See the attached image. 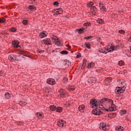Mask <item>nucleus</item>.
I'll return each mask as SVG.
<instances>
[{
    "label": "nucleus",
    "instance_id": "f257e3e1",
    "mask_svg": "<svg viewBox=\"0 0 131 131\" xmlns=\"http://www.w3.org/2000/svg\"><path fill=\"white\" fill-rule=\"evenodd\" d=\"M99 108L101 110H105V111H115L117 110V106L113 103L112 99H108L107 98H103L98 102Z\"/></svg>",
    "mask_w": 131,
    "mask_h": 131
},
{
    "label": "nucleus",
    "instance_id": "f03ea898",
    "mask_svg": "<svg viewBox=\"0 0 131 131\" xmlns=\"http://www.w3.org/2000/svg\"><path fill=\"white\" fill-rule=\"evenodd\" d=\"M24 57L19 55H14L13 54L9 55L8 56V59L9 61H11V62H16L17 61V62H19L20 61H22V59H23Z\"/></svg>",
    "mask_w": 131,
    "mask_h": 131
},
{
    "label": "nucleus",
    "instance_id": "7ed1b4c3",
    "mask_svg": "<svg viewBox=\"0 0 131 131\" xmlns=\"http://www.w3.org/2000/svg\"><path fill=\"white\" fill-rule=\"evenodd\" d=\"M90 104L92 105L93 106L96 107V108L94 109V110H96V112H99V111L100 109L97 108L98 107V100L95 98H93L92 99V100L90 101Z\"/></svg>",
    "mask_w": 131,
    "mask_h": 131
},
{
    "label": "nucleus",
    "instance_id": "20e7f679",
    "mask_svg": "<svg viewBox=\"0 0 131 131\" xmlns=\"http://www.w3.org/2000/svg\"><path fill=\"white\" fill-rule=\"evenodd\" d=\"M52 39L53 41V42L55 44L57 45V46H60L61 45V40L57 37L56 36H53L52 37Z\"/></svg>",
    "mask_w": 131,
    "mask_h": 131
},
{
    "label": "nucleus",
    "instance_id": "39448f33",
    "mask_svg": "<svg viewBox=\"0 0 131 131\" xmlns=\"http://www.w3.org/2000/svg\"><path fill=\"white\" fill-rule=\"evenodd\" d=\"M116 94L118 95H120V94H122V93H124V92H125V89L117 86L116 88Z\"/></svg>",
    "mask_w": 131,
    "mask_h": 131
},
{
    "label": "nucleus",
    "instance_id": "423d86ee",
    "mask_svg": "<svg viewBox=\"0 0 131 131\" xmlns=\"http://www.w3.org/2000/svg\"><path fill=\"white\" fill-rule=\"evenodd\" d=\"M42 43L46 45V46H48L50 45V46L52 45V42L51 41V39L49 38H45L42 40Z\"/></svg>",
    "mask_w": 131,
    "mask_h": 131
},
{
    "label": "nucleus",
    "instance_id": "0eeeda50",
    "mask_svg": "<svg viewBox=\"0 0 131 131\" xmlns=\"http://www.w3.org/2000/svg\"><path fill=\"white\" fill-rule=\"evenodd\" d=\"M60 98H64V96L66 95V92L63 89H61L58 91Z\"/></svg>",
    "mask_w": 131,
    "mask_h": 131
},
{
    "label": "nucleus",
    "instance_id": "6e6552de",
    "mask_svg": "<svg viewBox=\"0 0 131 131\" xmlns=\"http://www.w3.org/2000/svg\"><path fill=\"white\" fill-rule=\"evenodd\" d=\"M97 81V79L94 77H91L88 79V82L89 83V84H92V83H96Z\"/></svg>",
    "mask_w": 131,
    "mask_h": 131
},
{
    "label": "nucleus",
    "instance_id": "1a4fd4ad",
    "mask_svg": "<svg viewBox=\"0 0 131 131\" xmlns=\"http://www.w3.org/2000/svg\"><path fill=\"white\" fill-rule=\"evenodd\" d=\"M118 87L125 90V89H126V83H125V82H124V81H121L119 83Z\"/></svg>",
    "mask_w": 131,
    "mask_h": 131
},
{
    "label": "nucleus",
    "instance_id": "9d476101",
    "mask_svg": "<svg viewBox=\"0 0 131 131\" xmlns=\"http://www.w3.org/2000/svg\"><path fill=\"white\" fill-rule=\"evenodd\" d=\"M12 45L14 48H21V46H19V41L18 40H14L12 41Z\"/></svg>",
    "mask_w": 131,
    "mask_h": 131
},
{
    "label": "nucleus",
    "instance_id": "9b49d317",
    "mask_svg": "<svg viewBox=\"0 0 131 131\" xmlns=\"http://www.w3.org/2000/svg\"><path fill=\"white\" fill-rule=\"evenodd\" d=\"M106 126L107 125H106V123L104 122L100 124V127H102V129L103 130V131H107Z\"/></svg>",
    "mask_w": 131,
    "mask_h": 131
},
{
    "label": "nucleus",
    "instance_id": "f8f14e48",
    "mask_svg": "<svg viewBox=\"0 0 131 131\" xmlns=\"http://www.w3.org/2000/svg\"><path fill=\"white\" fill-rule=\"evenodd\" d=\"M63 64H64V66L68 67V66H69V65H71V62L70 61H69L68 59H66L63 61Z\"/></svg>",
    "mask_w": 131,
    "mask_h": 131
},
{
    "label": "nucleus",
    "instance_id": "ddd939ff",
    "mask_svg": "<svg viewBox=\"0 0 131 131\" xmlns=\"http://www.w3.org/2000/svg\"><path fill=\"white\" fill-rule=\"evenodd\" d=\"M47 83L51 84V85H53V84H55V80L53 79L47 80Z\"/></svg>",
    "mask_w": 131,
    "mask_h": 131
},
{
    "label": "nucleus",
    "instance_id": "4468645a",
    "mask_svg": "<svg viewBox=\"0 0 131 131\" xmlns=\"http://www.w3.org/2000/svg\"><path fill=\"white\" fill-rule=\"evenodd\" d=\"M52 13H53V15L56 16H58V15H60L59 11H58V9H54L52 10Z\"/></svg>",
    "mask_w": 131,
    "mask_h": 131
},
{
    "label": "nucleus",
    "instance_id": "2eb2a0df",
    "mask_svg": "<svg viewBox=\"0 0 131 131\" xmlns=\"http://www.w3.org/2000/svg\"><path fill=\"white\" fill-rule=\"evenodd\" d=\"M67 90L69 92H74L75 89L74 88V86H69L68 87Z\"/></svg>",
    "mask_w": 131,
    "mask_h": 131
},
{
    "label": "nucleus",
    "instance_id": "dca6fc26",
    "mask_svg": "<svg viewBox=\"0 0 131 131\" xmlns=\"http://www.w3.org/2000/svg\"><path fill=\"white\" fill-rule=\"evenodd\" d=\"M112 81V78H111V77L107 78L106 79H105V82L106 84L111 83Z\"/></svg>",
    "mask_w": 131,
    "mask_h": 131
},
{
    "label": "nucleus",
    "instance_id": "f3484780",
    "mask_svg": "<svg viewBox=\"0 0 131 131\" xmlns=\"http://www.w3.org/2000/svg\"><path fill=\"white\" fill-rule=\"evenodd\" d=\"M91 10L92 13H94V14H96L97 13V8L95 6L91 7Z\"/></svg>",
    "mask_w": 131,
    "mask_h": 131
},
{
    "label": "nucleus",
    "instance_id": "a211bd4d",
    "mask_svg": "<svg viewBox=\"0 0 131 131\" xmlns=\"http://www.w3.org/2000/svg\"><path fill=\"white\" fill-rule=\"evenodd\" d=\"M94 67H95V62L93 61L90 62V64H88V68H90V69H92Z\"/></svg>",
    "mask_w": 131,
    "mask_h": 131
},
{
    "label": "nucleus",
    "instance_id": "6ab92c4d",
    "mask_svg": "<svg viewBox=\"0 0 131 131\" xmlns=\"http://www.w3.org/2000/svg\"><path fill=\"white\" fill-rule=\"evenodd\" d=\"M35 115L37 116L38 118H43V114H41L39 113H37Z\"/></svg>",
    "mask_w": 131,
    "mask_h": 131
},
{
    "label": "nucleus",
    "instance_id": "aec40b11",
    "mask_svg": "<svg viewBox=\"0 0 131 131\" xmlns=\"http://www.w3.org/2000/svg\"><path fill=\"white\" fill-rule=\"evenodd\" d=\"M18 105L23 107L24 106H26V105H27V103L25 102V101H19Z\"/></svg>",
    "mask_w": 131,
    "mask_h": 131
},
{
    "label": "nucleus",
    "instance_id": "412c9836",
    "mask_svg": "<svg viewBox=\"0 0 131 131\" xmlns=\"http://www.w3.org/2000/svg\"><path fill=\"white\" fill-rule=\"evenodd\" d=\"M77 30H78L79 33H83V32H84V31L85 30V29L83 27H82L81 28H80Z\"/></svg>",
    "mask_w": 131,
    "mask_h": 131
},
{
    "label": "nucleus",
    "instance_id": "4be33fe9",
    "mask_svg": "<svg viewBox=\"0 0 131 131\" xmlns=\"http://www.w3.org/2000/svg\"><path fill=\"white\" fill-rule=\"evenodd\" d=\"M123 127H121V126H118L116 127L115 130L116 131H123Z\"/></svg>",
    "mask_w": 131,
    "mask_h": 131
},
{
    "label": "nucleus",
    "instance_id": "5701e85b",
    "mask_svg": "<svg viewBox=\"0 0 131 131\" xmlns=\"http://www.w3.org/2000/svg\"><path fill=\"white\" fill-rule=\"evenodd\" d=\"M50 109L51 111H55L57 109V107L55 105H50Z\"/></svg>",
    "mask_w": 131,
    "mask_h": 131
},
{
    "label": "nucleus",
    "instance_id": "b1692460",
    "mask_svg": "<svg viewBox=\"0 0 131 131\" xmlns=\"http://www.w3.org/2000/svg\"><path fill=\"white\" fill-rule=\"evenodd\" d=\"M84 46L87 49H88L89 50H91V44L90 43V42H85Z\"/></svg>",
    "mask_w": 131,
    "mask_h": 131
},
{
    "label": "nucleus",
    "instance_id": "393cba45",
    "mask_svg": "<svg viewBox=\"0 0 131 131\" xmlns=\"http://www.w3.org/2000/svg\"><path fill=\"white\" fill-rule=\"evenodd\" d=\"M97 110H93L92 111V114H94V115H100V113L99 112H97Z\"/></svg>",
    "mask_w": 131,
    "mask_h": 131
},
{
    "label": "nucleus",
    "instance_id": "a878e982",
    "mask_svg": "<svg viewBox=\"0 0 131 131\" xmlns=\"http://www.w3.org/2000/svg\"><path fill=\"white\" fill-rule=\"evenodd\" d=\"M5 97L6 99H10V98H11V94L9 93H7L5 94Z\"/></svg>",
    "mask_w": 131,
    "mask_h": 131
},
{
    "label": "nucleus",
    "instance_id": "bb28decb",
    "mask_svg": "<svg viewBox=\"0 0 131 131\" xmlns=\"http://www.w3.org/2000/svg\"><path fill=\"white\" fill-rule=\"evenodd\" d=\"M23 53H24V51L23 50H20V52H19L18 54H19L20 55H23V56H25V57H29L27 55V54Z\"/></svg>",
    "mask_w": 131,
    "mask_h": 131
},
{
    "label": "nucleus",
    "instance_id": "cd10ccee",
    "mask_svg": "<svg viewBox=\"0 0 131 131\" xmlns=\"http://www.w3.org/2000/svg\"><path fill=\"white\" fill-rule=\"evenodd\" d=\"M40 36L41 38H42V37H46V36H47V34H46L43 32H41L40 34Z\"/></svg>",
    "mask_w": 131,
    "mask_h": 131
},
{
    "label": "nucleus",
    "instance_id": "c85d7f7f",
    "mask_svg": "<svg viewBox=\"0 0 131 131\" xmlns=\"http://www.w3.org/2000/svg\"><path fill=\"white\" fill-rule=\"evenodd\" d=\"M84 108H85L84 105H82L78 107V110H79V111H81V110H84Z\"/></svg>",
    "mask_w": 131,
    "mask_h": 131
},
{
    "label": "nucleus",
    "instance_id": "c756f323",
    "mask_svg": "<svg viewBox=\"0 0 131 131\" xmlns=\"http://www.w3.org/2000/svg\"><path fill=\"white\" fill-rule=\"evenodd\" d=\"M97 22L99 24H103V23H104V20L102 18H99L97 20Z\"/></svg>",
    "mask_w": 131,
    "mask_h": 131
},
{
    "label": "nucleus",
    "instance_id": "7c9ffc66",
    "mask_svg": "<svg viewBox=\"0 0 131 131\" xmlns=\"http://www.w3.org/2000/svg\"><path fill=\"white\" fill-rule=\"evenodd\" d=\"M56 111H57V112H59V113H61V112H62V107H57L56 108Z\"/></svg>",
    "mask_w": 131,
    "mask_h": 131
},
{
    "label": "nucleus",
    "instance_id": "2f4dec72",
    "mask_svg": "<svg viewBox=\"0 0 131 131\" xmlns=\"http://www.w3.org/2000/svg\"><path fill=\"white\" fill-rule=\"evenodd\" d=\"M60 54L61 55H68V51H65V50H63L62 51L60 52Z\"/></svg>",
    "mask_w": 131,
    "mask_h": 131
},
{
    "label": "nucleus",
    "instance_id": "473e14b6",
    "mask_svg": "<svg viewBox=\"0 0 131 131\" xmlns=\"http://www.w3.org/2000/svg\"><path fill=\"white\" fill-rule=\"evenodd\" d=\"M57 125L60 127L64 125L63 123L61 121H60V120L57 121Z\"/></svg>",
    "mask_w": 131,
    "mask_h": 131
},
{
    "label": "nucleus",
    "instance_id": "72a5a7b5",
    "mask_svg": "<svg viewBox=\"0 0 131 131\" xmlns=\"http://www.w3.org/2000/svg\"><path fill=\"white\" fill-rule=\"evenodd\" d=\"M98 52H99V53H102V54H105L108 53L107 51H104L103 49L99 50Z\"/></svg>",
    "mask_w": 131,
    "mask_h": 131
},
{
    "label": "nucleus",
    "instance_id": "f704fd0d",
    "mask_svg": "<svg viewBox=\"0 0 131 131\" xmlns=\"http://www.w3.org/2000/svg\"><path fill=\"white\" fill-rule=\"evenodd\" d=\"M125 113H126V111H125V110L121 111L120 112V114L121 116L124 115V114H125Z\"/></svg>",
    "mask_w": 131,
    "mask_h": 131
},
{
    "label": "nucleus",
    "instance_id": "c9c22d12",
    "mask_svg": "<svg viewBox=\"0 0 131 131\" xmlns=\"http://www.w3.org/2000/svg\"><path fill=\"white\" fill-rule=\"evenodd\" d=\"M29 10H33L35 9V6H34V5H30L29 7Z\"/></svg>",
    "mask_w": 131,
    "mask_h": 131
},
{
    "label": "nucleus",
    "instance_id": "e433bc0d",
    "mask_svg": "<svg viewBox=\"0 0 131 131\" xmlns=\"http://www.w3.org/2000/svg\"><path fill=\"white\" fill-rule=\"evenodd\" d=\"M5 22H6V19H5V18L2 17L0 18V23H5Z\"/></svg>",
    "mask_w": 131,
    "mask_h": 131
},
{
    "label": "nucleus",
    "instance_id": "4c0bfd02",
    "mask_svg": "<svg viewBox=\"0 0 131 131\" xmlns=\"http://www.w3.org/2000/svg\"><path fill=\"white\" fill-rule=\"evenodd\" d=\"M118 65H119V66H122V65H124V61L122 60L119 61Z\"/></svg>",
    "mask_w": 131,
    "mask_h": 131
},
{
    "label": "nucleus",
    "instance_id": "58836bf2",
    "mask_svg": "<svg viewBox=\"0 0 131 131\" xmlns=\"http://www.w3.org/2000/svg\"><path fill=\"white\" fill-rule=\"evenodd\" d=\"M63 82H64V83H67V82H68V78L64 77L63 79Z\"/></svg>",
    "mask_w": 131,
    "mask_h": 131
},
{
    "label": "nucleus",
    "instance_id": "ea45409f",
    "mask_svg": "<svg viewBox=\"0 0 131 131\" xmlns=\"http://www.w3.org/2000/svg\"><path fill=\"white\" fill-rule=\"evenodd\" d=\"M22 24H23L24 25H28V20H24L22 21Z\"/></svg>",
    "mask_w": 131,
    "mask_h": 131
},
{
    "label": "nucleus",
    "instance_id": "a19ab883",
    "mask_svg": "<svg viewBox=\"0 0 131 131\" xmlns=\"http://www.w3.org/2000/svg\"><path fill=\"white\" fill-rule=\"evenodd\" d=\"M10 30L12 32H16V31H17V29H16V28L12 27L10 29Z\"/></svg>",
    "mask_w": 131,
    "mask_h": 131
},
{
    "label": "nucleus",
    "instance_id": "79ce46f5",
    "mask_svg": "<svg viewBox=\"0 0 131 131\" xmlns=\"http://www.w3.org/2000/svg\"><path fill=\"white\" fill-rule=\"evenodd\" d=\"M93 36H89L86 37H84V39H92L93 38Z\"/></svg>",
    "mask_w": 131,
    "mask_h": 131
},
{
    "label": "nucleus",
    "instance_id": "37998d69",
    "mask_svg": "<svg viewBox=\"0 0 131 131\" xmlns=\"http://www.w3.org/2000/svg\"><path fill=\"white\" fill-rule=\"evenodd\" d=\"M87 5H88V6L89 7H92V6H93V5H94V3L93 2H90V3L87 4Z\"/></svg>",
    "mask_w": 131,
    "mask_h": 131
},
{
    "label": "nucleus",
    "instance_id": "c03bdc74",
    "mask_svg": "<svg viewBox=\"0 0 131 131\" xmlns=\"http://www.w3.org/2000/svg\"><path fill=\"white\" fill-rule=\"evenodd\" d=\"M57 9H58V11L60 14H62V13H63V10L62 9V8H59Z\"/></svg>",
    "mask_w": 131,
    "mask_h": 131
},
{
    "label": "nucleus",
    "instance_id": "a18cd8bd",
    "mask_svg": "<svg viewBox=\"0 0 131 131\" xmlns=\"http://www.w3.org/2000/svg\"><path fill=\"white\" fill-rule=\"evenodd\" d=\"M101 10H102V11H103V12H106V7H105V6H101V7L100 8Z\"/></svg>",
    "mask_w": 131,
    "mask_h": 131
},
{
    "label": "nucleus",
    "instance_id": "49530a36",
    "mask_svg": "<svg viewBox=\"0 0 131 131\" xmlns=\"http://www.w3.org/2000/svg\"><path fill=\"white\" fill-rule=\"evenodd\" d=\"M125 31L123 30H120L119 31V33H120L121 34H123V33H125Z\"/></svg>",
    "mask_w": 131,
    "mask_h": 131
},
{
    "label": "nucleus",
    "instance_id": "de8ad7c7",
    "mask_svg": "<svg viewBox=\"0 0 131 131\" xmlns=\"http://www.w3.org/2000/svg\"><path fill=\"white\" fill-rule=\"evenodd\" d=\"M86 62H87V60H86V59H83V63H82V65L83 66V65H85V66H86Z\"/></svg>",
    "mask_w": 131,
    "mask_h": 131
},
{
    "label": "nucleus",
    "instance_id": "09e8293b",
    "mask_svg": "<svg viewBox=\"0 0 131 131\" xmlns=\"http://www.w3.org/2000/svg\"><path fill=\"white\" fill-rule=\"evenodd\" d=\"M84 26H90L91 25V23L87 22L83 24Z\"/></svg>",
    "mask_w": 131,
    "mask_h": 131
},
{
    "label": "nucleus",
    "instance_id": "8fccbe9b",
    "mask_svg": "<svg viewBox=\"0 0 131 131\" xmlns=\"http://www.w3.org/2000/svg\"><path fill=\"white\" fill-rule=\"evenodd\" d=\"M54 6H57V7H58V6H59V2H55L53 3Z\"/></svg>",
    "mask_w": 131,
    "mask_h": 131
},
{
    "label": "nucleus",
    "instance_id": "3c124183",
    "mask_svg": "<svg viewBox=\"0 0 131 131\" xmlns=\"http://www.w3.org/2000/svg\"><path fill=\"white\" fill-rule=\"evenodd\" d=\"M117 49H118V47H114V48H112V52H113V51H116Z\"/></svg>",
    "mask_w": 131,
    "mask_h": 131
},
{
    "label": "nucleus",
    "instance_id": "603ef678",
    "mask_svg": "<svg viewBox=\"0 0 131 131\" xmlns=\"http://www.w3.org/2000/svg\"><path fill=\"white\" fill-rule=\"evenodd\" d=\"M45 52V51L44 50H38V53H39V54H42V53H44Z\"/></svg>",
    "mask_w": 131,
    "mask_h": 131
},
{
    "label": "nucleus",
    "instance_id": "864d4df0",
    "mask_svg": "<svg viewBox=\"0 0 131 131\" xmlns=\"http://www.w3.org/2000/svg\"><path fill=\"white\" fill-rule=\"evenodd\" d=\"M81 54L80 53H78V54L76 56V58H81Z\"/></svg>",
    "mask_w": 131,
    "mask_h": 131
},
{
    "label": "nucleus",
    "instance_id": "5fc2aeb1",
    "mask_svg": "<svg viewBox=\"0 0 131 131\" xmlns=\"http://www.w3.org/2000/svg\"><path fill=\"white\" fill-rule=\"evenodd\" d=\"M104 49H105V50H106V51H107V53H111V50L109 49H106V48H105Z\"/></svg>",
    "mask_w": 131,
    "mask_h": 131
},
{
    "label": "nucleus",
    "instance_id": "6e6d98bb",
    "mask_svg": "<svg viewBox=\"0 0 131 131\" xmlns=\"http://www.w3.org/2000/svg\"><path fill=\"white\" fill-rule=\"evenodd\" d=\"M59 121H61L63 125H64V123H66V121H65L64 120H59Z\"/></svg>",
    "mask_w": 131,
    "mask_h": 131
},
{
    "label": "nucleus",
    "instance_id": "4d7b16f0",
    "mask_svg": "<svg viewBox=\"0 0 131 131\" xmlns=\"http://www.w3.org/2000/svg\"><path fill=\"white\" fill-rule=\"evenodd\" d=\"M104 6V5L101 3H99V7L100 8H102V7Z\"/></svg>",
    "mask_w": 131,
    "mask_h": 131
},
{
    "label": "nucleus",
    "instance_id": "13d9d810",
    "mask_svg": "<svg viewBox=\"0 0 131 131\" xmlns=\"http://www.w3.org/2000/svg\"><path fill=\"white\" fill-rule=\"evenodd\" d=\"M99 115H101V114H103V112L101 111V110H99Z\"/></svg>",
    "mask_w": 131,
    "mask_h": 131
},
{
    "label": "nucleus",
    "instance_id": "bf43d9fd",
    "mask_svg": "<svg viewBox=\"0 0 131 131\" xmlns=\"http://www.w3.org/2000/svg\"><path fill=\"white\" fill-rule=\"evenodd\" d=\"M85 68V65H83V64H82V66H81V69H84V68Z\"/></svg>",
    "mask_w": 131,
    "mask_h": 131
},
{
    "label": "nucleus",
    "instance_id": "052dcab7",
    "mask_svg": "<svg viewBox=\"0 0 131 131\" xmlns=\"http://www.w3.org/2000/svg\"><path fill=\"white\" fill-rule=\"evenodd\" d=\"M71 49V46H69V47H68V48L67 49V50L68 51H69V50H70Z\"/></svg>",
    "mask_w": 131,
    "mask_h": 131
},
{
    "label": "nucleus",
    "instance_id": "680f3d73",
    "mask_svg": "<svg viewBox=\"0 0 131 131\" xmlns=\"http://www.w3.org/2000/svg\"><path fill=\"white\" fill-rule=\"evenodd\" d=\"M66 47H67V48H69V47H70L69 45H67L66 46Z\"/></svg>",
    "mask_w": 131,
    "mask_h": 131
},
{
    "label": "nucleus",
    "instance_id": "e2e57ef3",
    "mask_svg": "<svg viewBox=\"0 0 131 131\" xmlns=\"http://www.w3.org/2000/svg\"><path fill=\"white\" fill-rule=\"evenodd\" d=\"M5 35H9V34H8V33H6L4 34Z\"/></svg>",
    "mask_w": 131,
    "mask_h": 131
},
{
    "label": "nucleus",
    "instance_id": "0e129e2a",
    "mask_svg": "<svg viewBox=\"0 0 131 131\" xmlns=\"http://www.w3.org/2000/svg\"><path fill=\"white\" fill-rule=\"evenodd\" d=\"M112 48H114V47H113L111 46L110 49H111V50H112Z\"/></svg>",
    "mask_w": 131,
    "mask_h": 131
},
{
    "label": "nucleus",
    "instance_id": "69168bd1",
    "mask_svg": "<svg viewBox=\"0 0 131 131\" xmlns=\"http://www.w3.org/2000/svg\"><path fill=\"white\" fill-rule=\"evenodd\" d=\"M114 114L113 116H116V114Z\"/></svg>",
    "mask_w": 131,
    "mask_h": 131
},
{
    "label": "nucleus",
    "instance_id": "338daca9",
    "mask_svg": "<svg viewBox=\"0 0 131 131\" xmlns=\"http://www.w3.org/2000/svg\"><path fill=\"white\" fill-rule=\"evenodd\" d=\"M5 18H8V16H5Z\"/></svg>",
    "mask_w": 131,
    "mask_h": 131
},
{
    "label": "nucleus",
    "instance_id": "774afa93",
    "mask_svg": "<svg viewBox=\"0 0 131 131\" xmlns=\"http://www.w3.org/2000/svg\"><path fill=\"white\" fill-rule=\"evenodd\" d=\"M130 40H131V37H130Z\"/></svg>",
    "mask_w": 131,
    "mask_h": 131
}]
</instances>
